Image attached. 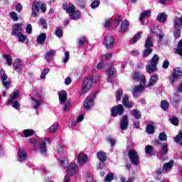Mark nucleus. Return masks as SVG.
Returning <instances> with one entry per match:
<instances>
[{
	"instance_id": "nucleus-1",
	"label": "nucleus",
	"mask_w": 182,
	"mask_h": 182,
	"mask_svg": "<svg viewBox=\"0 0 182 182\" xmlns=\"http://www.w3.org/2000/svg\"><path fill=\"white\" fill-rule=\"evenodd\" d=\"M132 79L133 80H140V85L135 86L132 91L134 97H139L140 92L144 90V86H146V77L139 73H135L132 75Z\"/></svg>"
},
{
	"instance_id": "nucleus-2",
	"label": "nucleus",
	"mask_w": 182,
	"mask_h": 182,
	"mask_svg": "<svg viewBox=\"0 0 182 182\" xmlns=\"http://www.w3.org/2000/svg\"><path fill=\"white\" fill-rule=\"evenodd\" d=\"M96 82H97V78L87 77L82 83V88L80 91V95H85V93H87L92 87V84Z\"/></svg>"
},
{
	"instance_id": "nucleus-3",
	"label": "nucleus",
	"mask_w": 182,
	"mask_h": 182,
	"mask_svg": "<svg viewBox=\"0 0 182 182\" xmlns=\"http://www.w3.org/2000/svg\"><path fill=\"white\" fill-rule=\"evenodd\" d=\"M160 58L157 54L154 55L151 60V63L146 65V72L148 73H153L154 72H156L157 70V64L159 63Z\"/></svg>"
},
{
	"instance_id": "nucleus-4",
	"label": "nucleus",
	"mask_w": 182,
	"mask_h": 182,
	"mask_svg": "<svg viewBox=\"0 0 182 182\" xmlns=\"http://www.w3.org/2000/svg\"><path fill=\"white\" fill-rule=\"evenodd\" d=\"M128 156L131 163L134 164V166H137V164L140 163V161L139 159V154H137L136 150L129 149L128 151Z\"/></svg>"
},
{
	"instance_id": "nucleus-5",
	"label": "nucleus",
	"mask_w": 182,
	"mask_h": 182,
	"mask_svg": "<svg viewBox=\"0 0 182 182\" xmlns=\"http://www.w3.org/2000/svg\"><path fill=\"white\" fill-rule=\"evenodd\" d=\"M46 144H50V141L48 138H46L40 141L38 149L43 156H46Z\"/></svg>"
},
{
	"instance_id": "nucleus-6",
	"label": "nucleus",
	"mask_w": 182,
	"mask_h": 182,
	"mask_svg": "<svg viewBox=\"0 0 182 182\" xmlns=\"http://www.w3.org/2000/svg\"><path fill=\"white\" fill-rule=\"evenodd\" d=\"M182 75V70L180 68H176L173 70L172 75L169 77L171 83L173 85Z\"/></svg>"
},
{
	"instance_id": "nucleus-7",
	"label": "nucleus",
	"mask_w": 182,
	"mask_h": 182,
	"mask_svg": "<svg viewBox=\"0 0 182 182\" xmlns=\"http://www.w3.org/2000/svg\"><path fill=\"white\" fill-rule=\"evenodd\" d=\"M124 112V107H123V105L122 104L118 105L117 107H114L111 109L112 117H116L117 114L119 116H122Z\"/></svg>"
},
{
	"instance_id": "nucleus-8",
	"label": "nucleus",
	"mask_w": 182,
	"mask_h": 182,
	"mask_svg": "<svg viewBox=\"0 0 182 182\" xmlns=\"http://www.w3.org/2000/svg\"><path fill=\"white\" fill-rule=\"evenodd\" d=\"M95 95H92L91 97H88L85 100L84 109L85 110H89L93 107V105H95V102H93V100H95Z\"/></svg>"
},
{
	"instance_id": "nucleus-9",
	"label": "nucleus",
	"mask_w": 182,
	"mask_h": 182,
	"mask_svg": "<svg viewBox=\"0 0 182 182\" xmlns=\"http://www.w3.org/2000/svg\"><path fill=\"white\" fill-rule=\"evenodd\" d=\"M104 45L106 46L107 49H112L113 45H114V38H113V36H107L104 40Z\"/></svg>"
},
{
	"instance_id": "nucleus-10",
	"label": "nucleus",
	"mask_w": 182,
	"mask_h": 182,
	"mask_svg": "<svg viewBox=\"0 0 182 182\" xmlns=\"http://www.w3.org/2000/svg\"><path fill=\"white\" fill-rule=\"evenodd\" d=\"M0 76L2 80L3 86H4V87H9V86H11V81L7 80L8 75H6V73H5V70L4 69L0 70Z\"/></svg>"
},
{
	"instance_id": "nucleus-11",
	"label": "nucleus",
	"mask_w": 182,
	"mask_h": 182,
	"mask_svg": "<svg viewBox=\"0 0 182 182\" xmlns=\"http://www.w3.org/2000/svg\"><path fill=\"white\" fill-rule=\"evenodd\" d=\"M23 24L22 23H16L14 25V28L11 31V35H14V36H16V35H19L21 32H22L23 28Z\"/></svg>"
},
{
	"instance_id": "nucleus-12",
	"label": "nucleus",
	"mask_w": 182,
	"mask_h": 182,
	"mask_svg": "<svg viewBox=\"0 0 182 182\" xmlns=\"http://www.w3.org/2000/svg\"><path fill=\"white\" fill-rule=\"evenodd\" d=\"M119 127L121 130H126L127 127H129V117L127 115H124L122 117Z\"/></svg>"
},
{
	"instance_id": "nucleus-13",
	"label": "nucleus",
	"mask_w": 182,
	"mask_h": 182,
	"mask_svg": "<svg viewBox=\"0 0 182 182\" xmlns=\"http://www.w3.org/2000/svg\"><path fill=\"white\" fill-rule=\"evenodd\" d=\"M168 153V145L165 143L162 146L161 153L158 154L159 159H160V160H166V156L164 157V156H166V154H167Z\"/></svg>"
},
{
	"instance_id": "nucleus-14",
	"label": "nucleus",
	"mask_w": 182,
	"mask_h": 182,
	"mask_svg": "<svg viewBox=\"0 0 182 182\" xmlns=\"http://www.w3.org/2000/svg\"><path fill=\"white\" fill-rule=\"evenodd\" d=\"M63 9L65 11L66 14H68L69 15H70L73 14L76 8L75 7V5H73V4H70L69 5H68V4L64 3L63 4Z\"/></svg>"
},
{
	"instance_id": "nucleus-15",
	"label": "nucleus",
	"mask_w": 182,
	"mask_h": 182,
	"mask_svg": "<svg viewBox=\"0 0 182 182\" xmlns=\"http://www.w3.org/2000/svg\"><path fill=\"white\" fill-rule=\"evenodd\" d=\"M41 8V3L36 2L32 6V14L34 18L38 17L39 15V9Z\"/></svg>"
},
{
	"instance_id": "nucleus-16",
	"label": "nucleus",
	"mask_w": 182,
	"mask_h": 182,
	"mask_svg": "<svg viewBox=\"0 0 182 182\" xmlns=\"http://www.w3.org/2000/svg\"><path fill=\"white\" fill-rule=\"evenodd\" d=\"M77 161L80 164H85L87 163V155H86V154L80 153L78 154Z\"/></svg>"
},
{
	"instance_id": "nucleus-17",
	"label": "nucleus",
	"mask_w": 182,
	"mask_h": 182,
	"mask_svg": "<svg viewBox=\"0 0 182 182\" xmlns=\"http://www.w3.org/2000/svg\"><path fill=\"white\" fill-rule=\"evenodd\" d=\"M58 96H59V100H60V103L66 102V100L68 99V93L66 92V91H65V90L60 91L58 92Z\"/></svg>"
},
{
	"instance_id": "nucleus-18",
	"label": "nucleus",
	"mask_w": 182,
	"mask_h": 182,
	"mask_svg": "<svg viewBox=\"0 0 182 182\" xmlns=\"http://www.w3.org/2000/svg\"><path fill=\"white\" fill-rule=\"evenodd\" d=\"M77 171V166L76 164H70L69 167L67 169V173L68 175L74 174Z\"/></svg>"
},
{
	"instance_id": "nucleus-19",
	"label": "nucleus",
	"mask_w": 182,
	"mask_h": 182,
	"mask_svg": "<svg viewBox=\"0 0 182 182\" xmlns=\"http://www.w3.org/2000/svg\"><path fill=\"white\" fill-rule=\"evenodd\" d=\"M122 103L125 107H133V102L129 101V96L124 95L122 99Z\"/></svg>"
},
{
	"instance_id": "nucleus-20",
	"label": "nucleus",
	"mask_w": 182,
	"mask_h": 182,
	"mask_svg": "<svg viewBox=\"0 0 182 182\" xmlns=\"http://www.w3.org/2000/svg\"><path fill=\"white\" fill-rule=\"evenodd\" d=\"M157 80H159V75L157 74L151 76L149 79V83L146 85L147 87H150L156 85V83H157Z\"/></svg>"
},
{
	"instance_id": "nucleus-21",
	"label": "nucleus",
	"mask_w": 182,
	"mask_h": 182,
	"mask_svg": "<svg viewBox=\"0 0 182 182\" xmlns=\"http://www.w3.org/2000/svg\"><path fill=\"white\" fill-rule=\"evenodd\" d=\"M120 28V32H122V33H125V32H127V31H129V21L127 20L123 21L121 23Z\"/></svg>"
},
{
	"instance_id": "nucleus-22",
	"label": "nucleus",
	"mask_w": 182,
	"mask_h": 182,
	"mask_svg": "<svg viewBox=\"0 0 182 182\" xmlns=\"http://www.w3.org/2000/svg\"><path fill=\"white\" fill-rule=\"evenodd\" d=\"M56 55V51L55 50H50L46 53L45 59L47 62H50V60Z\"/></svg>"
},
{
	"instance_id": "nucleus-23",
	"label": "nucleus",
	"mask_w": 182,
	"mask_h": 182,
	"mask_svg": "<svg viewBox=\"0 0 182 182\" xmlns=\"http://www.w3.org/2000/svg\"><path fill=\"white\" fill-rule=\"evenodd\" d=\"M19 97V91H14L10 95V98L7 102V105H11L15 99H18Z\"/></svg>"
},
{
	"instance_id": "nucleus-24",
	"label": "nucleus",
	"mask_w": 182,
	"mask_h": 182,
	"mask_svg": "<svg viewBox=\"0 0 182 182\" xmlns=\"http://www.w3.org/2000/svg\"><path fill=\"white\" fill-rule=\"evenodd\" d=\"M151 16V12L150 11V10L144 11L141 14V16L139 18L140 22H142L141 23H144L143 20L144 19V18H149Z\"/></svg>"
},
{
	"instance_id": "nucleus-25",
	"label": "nucleus",
	"mask_w": 182,
	"mask_h": 182,
	"mask_svg": "<svg viewBox=\"0 0 182 182\" xmlns=\"http://www.w3.org/2000/svg\"><path fill=\"white\" fill-rule=\"evenodd\" d=\"M18 157L19 161H25L26 160V152L23 149H20L18 150Z\"/></svg>"
},
{
	"instance_id": "nucleus-26",
	"label": "nucleus",
	"mask_w": 182,
	"mask_h": 182,
	"mask_svg": "<svg viewBox=\"0 0 182 182\" xmlns=\"http://www.w3.org/2000/svg\"><path fill=\"white\" fill-rule=\"evenodd\" d=\"M13 68L14 70H21V69H22V63L21 62V60L16 59L14 63Z\"/></svg>"
},
{
	"instance_id": "nucleus-27",
	"label": "nucleus",
	"mask_w": 182,
	"mask_h": 182,
	"mask_svg": "<svg viewBox=\"0 0 182 182\" xmlns=\"http://www.w3.org/2000/svg\"><path fill=\"white\" fill-rule=\"evenodd\" d=\"M33 100V108L34 109H38L42 103H43V100L42 98H40L39 100L35 99V98H31Z\"/></svg>"
},
{
	"instance_id": "nucleus-28",
	"label": "nucleus",
	"mask_w": 182,
	"mask_h": 182,
	"mask_svg": "<svg viewBox=\"0 0 182 182\" xmlns=\"http://www.w3.org/2000/svg\"><path fill=\"white\" fill-rule=\"evenodd\" d=\"M46 39V33H42L41 35H39L37 37V42L40 45H43V43H45Z\"/></svg>"
},
{
	"instance_id": "nucleus-29",
	"label": "nucleus",
	"mask_w": 182,
	"mask_h": 182,
	"mask_svg": "<svg viewBox=\"0 0 182 182\" xmlns=\"http://www.w3.org/2000/svg\"><path fill=\"white\" fill-rule=\"evenodd\" d=\"M97 157L99 159L100 161H106V159H107V156H106V153L103 151H98L97 154Z\"/></svg>"
},
{
	"instance_id": "nucleus-30",
	"label": "nucleus",
	"mask_w": 182,
	"mask_h": 182,
	"mask_svg": "<svg viewBox=\"0 0 182 182\" xmlns=\"http://www.w3.org/2000/svg\"><path fill=\"white\" fill-rule=\"evenodd\" d=\"M70 19H73L76 21V19H79L80 18V12L79 11H73L72 14H70Z\"/></svg>"
},
{
	"instance_id": "nucleus-31",
	"label": "nucleus",
	"mask_w": 182,
	"mask_h": 182,
	"mask_svg": "<svg viewBox=\"0 0 182 182\" xmlns=\"http://www.w3.org/2000/svg\"><path fill=\"white\" fill-rule=\"evenodd\" d=\"M166 19H167V15L166 13L159 14L157 16V20L162 23L166 22Z\"/></svg>"
},
{
	"instance_id": "nucleus-32",
	"label": "nucleus",
	"mask_w": 182,
	"mask_h": 182,
	"mask_svg": "<svg viewBox=\"0 0 182 182\" xmlns=\"http://www.w3.org/2000/svg\"><path fill=\"white\" fill-rule=\"evenodd\" d=\"M131 113L135 119H141V112L138 109H134L131 111Z\"/></svg>"
},
{
	"instance_id": "nucleus-33",
	"label": "nucleus",
	"mask_w": 182,
	"mask_h": 182,
	"mask_svg": "<svg viewBox=\"0 0 182 182\" xmlns=\"http://www.w3.org/2000/svg\"><path fill=\"white\" fill-rule=\"evenodd\" d=\"M141 38V33H137L134 35V38H131L129 42L131 43H136L139 39Z\"/></svg>"
},
{
	"instance_id": "nucleus-34",
	"label": "nucleus",
	"mask_w": 182,
	"mask_h": 182,
	"mask_svg": "<svg viewBox=\"0 0 182 182\" xmlns=\"http://www.w3.org/2000/svg\"><path fill=\"white\" fill-rule=\"evenodd\" d=\"M145 48H153V41H151V37H147L146 42H145Z\"/></svg>"
},
{
	"instance_id": "nucleus-35",
	"label": "nucleus",
	"mask_w": 182,
	"mask_h": 182,
	"mask_svg": "<svg viewBox=\"0 0 182 182\" xmlns=\"http://www.w3.org/2000/svg\"><path fill=\"white\" fill-rule=\"evenodd\" d=\"M146 130L148 134H153L154 133V125L151 124H148Z\"/></svg>"
},
{
	"instance_id": "nucleus-36",
	"label": "nucleus",
	"mask_w": 182,
	"mask_h": 182,
	"mask_svg": "<svg viewBox=\"0 0 182 182\" xmlns=\"http://www.w3.org/2000/svg\"><path fill=\"white\" fill-rule=\"evenodd\" d=\"M24 137H31V136H33V130L32 129H25L23 131Z\"/></svg>"
},
{
	"instance_id": "nucleus-37",
	"label": "nucleus",
	"mask_w": 182,
	"mask_h": 182,
	"mask_svg": "<svg viewBox=\"0 0 182 182\" xmlns=\"http://www.w3.org/2000/svg\"><path fill=\"white\" fill-rule=\"evenodd\" d=\"M116 100L119 102L122 99V96H123V90L122 88H119L116 92Z\"/></svg>"
},
{
	"instance_id": "nucleus-38",
	"label": "nucleus",
	"mask_w": 182,
	"mask_h": 182,
	"mask_svg": "<svg viewBox=\"0 0 182 182\" xmlns=\"http://www.w3.org/2000/svg\"><path fill=\"white\" fill-rule=\"evenodd\" d=\"M176 53H178V55H180V56H182V40H181L178 43Z\"/></svg>"
},
{
	"instance_id": "nucleus-39",
	"label": "nucleus",
	"mask_w": 182,
	"mask_h": 182,
	"mask_svg": "<svg viewBox=\"0 0 182 182\" xmlns=\"http://www.w3.org/2000/svg\"><path fill=\"white\" fill-rule=\"evenodd\" d=\"M168 102L166 101V100H162L161 102V107L163 110H167V109H168Z\"/></svg>"
},
{
	"instance_id": "nucleus-40",
	"label": "nucleus",
	"mask_w": 182,
	"mask_h": 182,
	"mask_svg": "<svg viewBox=\"0 0 182 182\" xmlns=\"http://www.w3.org/2000/svg\"><path fill=\"white\" fill-rule=\"evenodd\" d=\"M114 176L113 175V173H109L106 176V177L105 178V182H110V181H112L114 180Z\"/></svg>"
},
{
	"instance_id": "nucleus-41",
	"label": "nucleus",
	"mask_w": 182,
	"mask_h": 182,
	"mask_svg": "<svg viewBox=\"0 0 182 182\" xmlns=\"http://www.w3.org/2000/svg\"><path fill=\"white\" fill-rule=\"evenodd\" d=\"M178 27L179 26H174L175 30L173 31V35L176 39H178V38H180L181 32H180V28Z\"/></svg>"
},
{
	"instance_id": "nucleus-42",
	"label": "nucleus",
	"mask_w": 182,
	"mask_h": 182,
	"mask_svg": "<svg viewBox=\"0 0 182 182\" xmlns=\"http://www.w3.org/2000/svg\"><path fill=\"white\" fill-rule=\"evenodd\" d=\"M15 36L18 38V42H25V41H26V36L22 34V33H20Z\"/></svg>"
},
{
	"instance_id": "nucleus-43",
	"label": "nucleus",
	"mask_w": 182,
	"mask_h": 182,
	"mask_svg": "<svg viewBox=\"0 0 182 182\" xmlns=\"http://www.w3.org/2000/svg\"><path fill=\"white\" fill-rule=\"evenodd\" d=\"M59 125L56 123H54L49 129L50 133H55L58 130Z\"/></svg>"
},
{
	"instance_id": "nucleus-44",
	"label": "nucleus",
	"mask_w": 182,
	"mask_h": 182,
	"mask_svg": "<svg viewBox=\"0 0 182 182\" xmlns=\"http://www.w3.org/2000/svg\"><path fill=\"white\" fill-rule=\"evenodd\" d=\"M151 52H153V48H146V49L144 50V58H147V56H149Z\"/></svg>"
},
{
	"instance_id": "nucleus-45",
	"label": "nucleus",
	"mask_w": 182,
	"mask_h": 182,
	"mask_svg": "<svg viewBox=\"0 0 182 182\" xmlns=\"http://www.w3.org/2000/svg\"><path fill=\"white\" fill-rule=\"evenodd\" d=\"M4 58H5L7 65L11 66V65H12V57L9 55H4Z\"/></svg>"
},
{
	"instance_id": "nucleus-46",
	"label": "nucleus",
	"mask_w": 182,
	"mask_h": 182,
	"mask_svg": "<svg viewBox=\"0 0 182 182\" xmlns=\"http://www.w3.org/2000/svg\"><path fill=\"white\" fill-rule=\"evenodd\" d=\"M169 122L171 124H173V126H178V119L177 117L169 118Z\"/></svg>"
},
{
	"instance_id": "nucleus-47",
	"label": "nucleus",
	"mask_w": 182,
	"mask_h": 182,
	"mask_svg": "<svg viewBox=\"0 0 182 182\" xmlns=\"http://www.w3.org/2000/svg\"><path fill=\"white\" fill-rule=\"evenodd\" d=\"M60 163L63 168H66V166H68V159H66V158H63L60 160Z\"/></svg>"
},
{
	"instance_id": "nucleus-48",
	"label": "nucleus",
	"mask_w": 182,
	"mask_h": 182,
	"mask_svg": "<svg viewBox=\"0 0 182 182\" xmlns=\"http://www.w3.org/2000/svg\"><path fill=\"white\" fill-rule=\"evenodd\" d=\"M87 42V40H86V37L82 36L79 39L78 46L81 47L83 46L84 43H86Z\"/></svg>"
},
{
	"instance_id": "nucleus-49",
	"label": "nucleus",
	"mask_w": 182,
	"mask_h": 182,
	"mask_svg": "<svg viewBox=\"0 0 182 182\" xmlns=\"http://www.w3.org/2000/svg\"><path fill=\"white\" fill-rule=\"evenodd\" d=\"M9 15L11 16V18H12V19L14 21V22L18 21V14H16V12L15 11H11L9 13Z\"/></svg>"
},
{
	"instance_id": "nucleus-50",
	"label": "nucleus",
	"mask_w": 182,
	"mask_h": 182,
	"mask_svg": "<svg viewBox=\"0 0 182 182\" xmlns=\"http://www.w3.org/2000/svg\"><path fill=\"white\" fill-rule=\"evenodd\" d=\"M174 25H175V26H181V25H182V16L180 18H175Z\"/></svg>"
},
{
	"instance_id": "nucleus-51",
	"label": "nucleus",
	"mask_w": 182,
	"mask_h": 182,
	"mask_svg": "<svg viewBox=\"0 0 182 182\" xmlns=\"http://www.w3.org/2000/svg\"><path fill=\"white\" fill-rule=\"evenodd\" d=\"M107 141L110 143L111 146H114L116 144V140L113 139L112 136H109L107 138Z\"/></svg>"
},
{
	"instance_id": "nucleus-52",
	"label": "nucleus",
	"mask_w": 182,
	"mask_h": 182,
	"mask_svg": "<svg viewBox=\"0 0 182 182\" xmlns=\"http://www.w3.org/2000/svg\"><path fill=\"white\" fill-rule=\"evenodd\" d=\"M99 5H100V1L95 0L94 1H92L91 3V8L95 9L97 8V6H99Z\"/></svg>"
},
{
	"instance_id": "nucleus-53",
	"label": "nucleus",
	"mask_w": 182,
	"mask_h": 182,
	"mask_svg": "<svg viewBox=\"0 0 182 182\" xmlns=\"http://www.w3.org/2000/svg\"><path fill=\"white\" fill-rule=\"evenodd\" d=\"M159 139L161 141H166L167 140V135H166L165 132L160 133Z\"/></svg>"
},
{
	"instance_id": "nucleus-54",
	"label": "nucleus",
	"mask_w": 182,
	"mask_h": 182,
	"mask_svg": "<svg viewBox=\"0 0 182 182\" xmlns=\"http://www.w3.org/2000/svg\"><path fill=\"white\" fill-rule=\"evenodd\" d=\"M152 152H153V146H151V145L146 146L145 148V153L146 154H151Z\"/></svg>"
},
{
	"instance_id": "nucleus-55",
	"label": "nucleus",
	"mask_w": 182,
	"mask_h": 182,
	"mask_svg": "<svg viewBox=\"0 0 182 182\" xmlns=\"http://www.w3.org/2000/svg\"><path fill=\"white\" fill-rule=\"evenodd\" d=\"M175 141L176 143H179V144H181L182 146V132L179 134V135H177L175 138Z\"/></svg>"
},
{
	"instance_id": "nucleus-56",
	"label": "nucleus",
	"mask_w": 182,
	"mask_h": 182,
	"mask_svg": "<svg viewBox=\"0 0 182 182\" xmlns=\"http://www.w3.org/2000/svg\"><path fill=\"white\" fill-rule=\"evenodd\" d=\"M173 167V162H169L164 164L163 170H168V168H171Z\"/></svg>"
},
{
	"instance_id": "nucleus-57",
	"label": "nucleus",
	"mask_w": 182,
	"mask_h": 182,
	"mask_svg": "<svg viewBox=\"0 0 182 182\" xmlns=\"http://www.w3.org/2000/svg\"><path fill=\"white\" fill-rule=\"evenodd\" d=\"M48 73H49V68H45L41 75V78L45 79L46 77V75H48Z\"/></svg>"
},
{
	"instance_id": "nucleus-58",
	"label": "nucleus",
	"mask_w": 182,
	"mask_h": 182,
	"mask_svg": "<svg viewBox=\"0 0 182 182\" xmlns=\"http://www.w3.org/2000/svg\"><path fill=\"white\" fill-rule=\"evenodd\" d=\"M116 73H117L116 69L114 68L113 67H111L108 70V75L109 76H113L114 75H116Z\"/></svg>"
},
{
	"instance_id": "nucleus-59",
	"label": "nucleus",
	"mask_w": 182,
	"mask_h": 182,
	"mask_svg": "<svg viewBox=\"0 0 182 182\" xmlns=\"http://www.w3.org/2000/svg\"><path fill=\"white\" fill-rule=\"evenodd\" d=\"M120 181L122 182H133V181H134V178H133V177L129 178L127 181H126V178H124V176H121Z\"/></svg>"
},
{
	"instance_id": "nucleus-60",
	"label": "nucleus",
	"mask_w": 182,
	"mask_h": 182,
	"mask_svg": "<svg viewBox=\"0 0 182 182\" xmlns=\"http://www.w3.org/2000/svg\"><path fill=\"white\" fill-rule=\"evenodd\" d=\"M55 35L58 36V38H62L63 36V31L60 29H57L55 31Z\"/></svg>"
},
{
	"instance_id": "nucleus-61",
	"label": "nucleus",
	"mask_w": 182,
	"mask_h": 182,
	"mask_svg": "<svg viewBox=\"0 0 182 182\" xmlns=\"http://www.w3.org/2000/svg\"><path fill=\"white\" fill-rule=\"evenodd\" d=\"M26 33L31 35L32 33V25L28 24L26 28Z\"/></svg>"
},
{
	"instance_id": "nucleus-62",
	"label": "nucleus",
	"mask_w": 182,
	"mask_h": 182,
	"mask_svg": "<svg viewBox=\"0 0 182 182\" xmlns=\"http://www.w3.org/2000/svg\"><path fill=\"white\" fill-rule=\"evenodd\" d=\"M12 106L16 110L19 109V107H21V105H19V102H18V101L13 102Z\"/></svg>"
},
{
	"instance_id": "nucleus-63",
	"label": "nucleus",
	"mask_w": 182,
	"mask_h": 182,
	"mask_svg": "<svg viewBox=\"0 0 182 182\" xmlns=\"http://www.w3.org/2000/svg\"><path fill=\"white\" fill-rule=\"evenodd\" d=\"M68 60H69V51L65 53V57L63 58L64 63H68Z\"/></svg>"
},
{
	"instance_id": "nucleus-64",
	"label": "nucleus",
	"mask_w": 182,
	"mask_h": 182,
	"mask_svg": "<svg viewBox=\"0 0 182 182\" xmlns=\"http://www.w3.org/2000/svg\"><path fill=\"white\" fill-rule=\"evenodd\" d=\"M23 6H22V4H18L16 6V10L17 12H21V11H22Z\"/></svg>"
}]
</instances>
